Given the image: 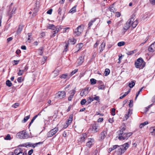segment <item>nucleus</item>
Wrapping results in <instances>:
<instances>
[{"label":"nucleus","mask_w":155,"mask_h":155,"mask_svg":"<svg viewBox=\"0 0 155 155\" xmlns=\"http://www.w3.org/2000/svg\"><path fill=\"white\" fill-rule=\"evenodd\" d=\"M24 146L25 147H31V144H30L29 143H24Z\"/></svg>","instance_id":"nucleus-50"},{"label":"nucleus","mask_w":155,"mask_h":155,"mask_svg":"<svg viewBox=\"0 0 155 155\" xmlns=\"http://www.w3.org/2000/svg\"><path fill=\"white\" fill-rule=\"evenodd\" d=\"M77 6V5H75L72 7L70 10L69 11V13H74L76 12V8Z\"/></svg>","instance_id":"nucleus-23"},{"label":"nucleus","mask_w":155,"mask_h":155,"mask_svg":"<svg viewBox=\"0 0 155 155\" xmlns=\"http://www.w3.org/2000/svg\"><path fill=\"white\" fill-rule=\"evenodd\" d=\"M133 134L132 132L127 133L125 132L122 135H120L118 137V139L120 140H127L129 137L131 136Z\"/></svg>","instance_id":"nucleus-6"},{"label":"nucleus","mask_w":155,"mask_h":155,"mask_svg":"<svg viewBox=\"0 0 155 155\" xmlns=\"http://www.w3.org/2000/svg\"><path fill=\"white\" fill-rule=\"evenodd\" d=\"M150 2L153 5H155V0H150Z\"/></svg>","instance_id":"nucleus-62"},{"label":"nucleus","mask_w":155,"mask_h":155,"mask_svg":"<svg viewBox=\"0 0 155 155\" xmlns=\"http://www.w3.org/2000/svg\"><path fill=\"white\" fill-rule=\"evenodd\" d=\"M21 151L20 149L19 148H17L15 149L14 151V153L16 155H18L20 151Z\"/></svg>","instance_id":"nucleus-36"},{"label":"nucleus","mask_w":155,"mask_h":155,"mask_svg":"<svg viewBox=\"0 0 155 155\" xmlns=\"http://www.w3.org/2000/svg\"><path fill=\"white\" fill-rule=\"evenodd\" d=\"M135 15H131L130 18L129 19L126 23L124 25V29L125 30H127L131 26V21H133L134 20V18Z\"/></svg>","instance_id":"nucleus-5"},{"label":"nucleus","mask_w":155,"mask_h":155,"mask_svg":"<svg viewBox=\"0 0 155 155\" xmlns=\"http://www.w3.org/2000/svg\"><path fill=\"white\" fill-rule=\"evenodd\" d=\"M135 83L134 81H132L129 84V86L130 88L133 87L135 85Z\"/></svg>","instance_id":"nucleus-34"},{"label":"nucleus","mask_w":155,"mask_h":155,"mask_svg":"<svg viewBox=\"0 0 155 155\" xmlns=\"http://www.w3.org/2000/svg\"><path fill=\"white\" fill-rule=\"evenodd\" d=\"M86 104V99H82L81 101V104L82 105H84Z\"/></svg>","instance_id":"nucleus-46"},{"label":"nucleus","mask_w":155,"mask_h":155,"mask_svg":"<svg viewBox=\"0 0 155 155\" xmlns=\"http://www.w3.org/2000/svg\"><path fill=\"white\" fill-rule=\"evenodd\" d=\"M133 100H130V102L129 104V107H132L133 106Z\"/></svg>","instance_id":"nucleus-55"},{"label":"nucleus","mask_w":155,"mask_h":155,"mask_svg":"<svg viewBox=\"0 0 155 155\" xmlns=\"http://www.w3.org/2000/svg\"><path fill=\"white\" fill-rule=\"evenodd\" d=\"M94 99L98 102H100V97L98 96H95V97H94Z\"/></svg>","instance_id":"nucleus-52"},{"label":"nucleus","mask_w":155,"mask_h":155,"mask_svg":"<svg viewBox=\"0 0 155 155\" xmlns=\"http://www.w3.org/2000/svg\"><path fill=\"white\" fill-rule=\"evenodd\" d=\"M60 78L61 79H65L67 78L68 79H69L70 78V77L68 76V74H63L60 76Z\"/></svg>","instance_id":"nucleus-22"},{"label":"nucleus","mask_w":155,"mask_h":155,"mask_svg":"<svg viewBox=\"0 0 155 155\" xmlns=\"http://www.w3.org/2000/svg\"><path fill=\"white\" fill-rule=\"evenodd\" d=\"M134 51H128L126 54L128 55H131V54H132L134 53Z\"/></svg>","instance_id":"nucleus-47"},{"label":"nucleus","mask_w":155,"mask_h":155,"mask_svg":"<svg viewBox=\"0 0 155 155\" xmlns=\"http://www.w3.org/2000/svg\"><path fill=\"white\" fill-rule=\"evenodd\" d=\"M91 84H94L96 83V80L94 78L90 79Z\"/></svg>","instance_id":"nucleus-37"},{"label":"nucleus","mask_w":155,"mask_h":155,"mask_svg":"<svg viewBox=\"0 0 155 155\" xmlns=\"http://www.w3.org/2000/svg\"><path fill=\"white\" fill-rule=\"evenodd\" d=\"M150 130L151 133H153L155 131V127H152L150 129Z\"/></svg>","instance_id":"nucleus-41"},{"label":"nucleus","mask_w":155,"mask_h":155,"mask_svg":"<svg viewBox=\"0 0 155 155\" xmlns=\"http://www.w3.org/2000/svg\"><path fill=\"white\" fill-rule=\"evenodd\" d=\"M129 144L127 143H126L123 145L118 146L117 153L118 155H122L124 153L125 151L129 147Z\"/></svg>","instance_id":"nucleus-1"},{"label":"nucleus","mask_w":155,"mask_h":155,"mask_svg":"<svg viewBox=\"0 0 155 155\" xmlns=\"http://www.w3.org/2000/svg\"><path fill=\"white\" fill-rule=\"evenodd\" d=\"M105 46V43L104 42H103L100 45L101 48L104 49Z\"/></svg>","instance_id":"nucleus-53"},{"label":"nucleus","mask_w":155,"mask_h":155,"mask_svg":"<svg viewBox=\"0 0 155 155\" xmlns=\"http://www.w3.org/2000/svg\"><path fill=\"white\" fill-rule=\"evenodd\" d=\"M30 117V115H28L27 116L25 117H24L23 120H22V122H23V123L26 122L28 120L29 118Z\"/></svg>","instance_id":"nucleus-33"},{"label":"nucleus","mask_w":155,"mask_h":155,"mask_svg":"<svg viewBox=\"0 0 155 155\" xmlns=\"http://www.w3.org/2000/svg\"><path fill=\"white\" fill-rule=\"evenodd\" d=\"M24 27V25H19L18 28L16 31V33L17 35L21 34Z\"/></svg>","instance_id":"nucleus-17"},{"label":"nucleus","mask_w":155,"mask_h":155,"mask_svg":"<svg viewBox=\"0 0 155 155\" xmlns=\"http://www.w3.org/2000/svg\"><path fill=\"white\" fill-rule=\"evenodd\" d=\"M148 38H149L148 37H147L145 39V40H144V41L142 42L140 44V45H144L146 42L147 41V40H148Z\"/></svg>","instance_id":"nucleus-57"},{"label":"nucleus","mask_w":155,"mask_h":155,"mask_svg":"<svg viewBox=\"0 0 155 155\" xmlns=\"http://www.w3.org/2000/svg\"><path fill=\"white\" fill-rule=\"evenodd\" d=\"M58 127H56L54 128L51 130L50 131L48 132L47 134V136L48 137H51L54 135L58 131Z\"/></svg>","instance_id":"nucleus-9"},{"label":"nucleus","mask_w":155,"mask_h":155,"mask_svg":"<svg viewBox=\"0 0 155 155\" xmlns=\"http://www.w3.org/2000/svg\"><path fill=\"white\" fill-rule=\"evenodd\" d=\"M31 10L33 12H30L29 14H31L33 13L32 15L33 16H35L36 15V13L38 12V7L37 6V3H35L34 5L31 8Z\"/></svg>","instance_id":"nucleus-8"},{"label":"nucleus","mask_w":155,"mask_h":155,"mask_svg":"<svg viewBox=\"0 0 155 155\" xmlns=\"http://www.w3.org/2000/svg\"><path fill=\"white\" fill-rule=\"evenodd\" d=\"M84 28V25H81L78 26L74 30V32L75 35L79 36L83 32Z\"/></svg>","instance_id":"nucleus-4"},{"label":"nucleus","mask_w":155,"mask_h":155,"mask_svg":"<svg viewBox=\"0 0 155 155\" xmlns=\"http://www.w3.org/2000/svg\"><path fill=\"white\" fill-rule=\"evenodd\" d=\"M148 122L147 121H145L144 122L141 123L140 125V127L141 128L143 127L144 126L147 124Z\"/></svg>","instance_id":"nucleus-30"},{"label":"nucleus","mask_w":155,"mask_h":155,"mask_svg":"<svg viewBox=\"0 0 155 155\" xmlns=\"http://www.w3.org/2000/svg\"><path fill=\"white\" fill-rule=\"evenodd\" d=\"M66 96V93L64 91H59L57 94L56 97L60 99L64 98Z\"/></svg>","instance_id":"nucleus-12"},{"label":"nucleus","mask_w":155,"mask_h":155,"mask_svg":"<svg viewBox=\"0 0 155 155\" xmlns=\"http://www.w3.org/2000/svg\"><path fill=\"white\" fill-rule=\"evenodd\" d=\"M19 105V104L18 103H16L13 104L12 106V107L14 108H16Z\"/></svg>","instance_id":"nucleus-48"},{"label":"nucleus","mask_w":155,"mask_h":155,"mask_svg":"<svg viewBox=\"0 0 155 155\" xmlns=\"http://www.w3.org/2000/svg\"><path fill=\"white\" fill-rule=\"evenodd\" d=\"M64 44H65V46H64V49L63 51V53L65 52V53L67 51L68 49V47L69 46V41H66L64 43Z\"/></svg>","instance_id":"nucleus-18"},{"label":"nucleus","mask_w":155,"mask_h":155,"mask_svg":"<svg viewBox=\"0 0 155 155\" xmlns=\"http://www.w3.org/2000/svg\"><path fill=\"white\" fill-rule=\"evenodd\" d=\"M109 9L111 12L114 13L116 11L115 8L112 5H110L109 8Z\"/></svg>","instance_id":"nucleus-28"},{"label":"nucleus","mask_w":155,"mask_h":155,"mask_svg":"<svg viewBox=\"0 0 155 155\" xmlns=\"http://www.w3.org/2000/svg\"><path fill=\"white\" fill-rule=\"evenodd\" d=\"M12 138V137H11V135L9 134H8L4 137V139L6 140H11Z\"/></svg>","instance_id":"nucleus-27"},{"label":"nucleus","mask_w":155,"mask_h":155,"mask_svg":"<svg viewBox=\"0 0 155 155\" xmlns=\"http://www.w3.org/2000/svg\"><path fill=\"white\" fill-rule=\"evenodd\" d=\"M76 92V91L75 90H72V92L71 93L70 95V96L68 97V101H71L72 100L73 96H74L75 92Z\"/></svg>","instance_id":"nucleus-19"},{"label":"nucleus","mask_w":155,"mask_h":155,"mask_svg":"<svg viewBox=\"0 0 155 155\" xmlns=\"http://www.w3.org/2000/svg\"><path fill=\"white\" fill-rule=\"evenodd\" d=\"M107 128L104 129L102 132H101L100 135L99 137L100 138V140H103L106 137L107 135Z\"/></svg>","instance_id":"nucleus-11"},{"label":"nucleus","mask_w":155,"mask_h":155,"mask_svg":"<svg viewBox=\"0 0 155 155\" xmlns=\"http://www.w3.org/2000/svg\"><path fill=\"white\" fill-rule=\"evenodd\" d=\"M20 61V60H14L12 61V62L13 63H14V64H13V65H16L18 64Z\"/></svg>","instance_id":"nucleus-42"},{"label":"nucleus","mask_w":155,"mask_h":155,"mask_svg":"<svg viewBox=\"0 0 155 155\" xmlns=\"http://www.w3.org/2000/svg\"><path fill=\"white\" fill-rule=\"evenodd\" d=\"M125 43L124 41H121L119 42L117 44V45L119 47H121L125 45Z\"/></svg>","instance_id":"nucleus-38"},{"label":"nucleus","mask_w":155,"mask_h":155,"mask_svg":"<svg viewBox=\"0 0 155 155\" xmlns=\"http://www.w3.org/2000/svg\"><path fill=\"white\" fill-rule=\"evenodd\" d=\"M16 136L20 139H26L28 138V135L25 131L22 130L18 133Z\"/></svg>","instance_id":"nucleus-7"},{"label":"nucleus","mask_w":155,"mask_h":155,"mask_svg":"<svg viewBox=\"0 0 155 155\" xmlns=\"http://www.w3.org/2000/svg\"><path fill=\"white\" fill-rule=\"evenodd\" d=\"M72 121H70L69 120H68L67 121H66V124H67L66 127L65 128H67L69 125L72 122Z\"/></svg>","instance_id":"nucleus-49"},{"label":"nucleus","mask_w":155,"mask_h":155,"mask_svg":"<svg viewBox=\"0 0 155 155\" xmlns=\"http://www.w3.org/2000/svg\"><path fill=\"white\" fill-rule=\"evenodd\" d=\"M87 137V134L86 133L82 134L80 137V142L81 143L84 142L85 139Z\"/></svg>","instance_id":"nucleus-15"},{"label":"nucleus","mask_w":155,"mask_h":155,"mask_svg":"<svg viewBox=\"0 0 155 155\" xmlns=\"http://www.w3.org/2000/svg\"><path fill=\"white\" fill-rule=\"evenodd\" d=\"M78 45L79 46V49L77 51H75L74 52V53H76L77 52L82 48V44L81 43L79 44Z\"/></svg>","instance_id":"nucleus-51"},{"label":"nucleus","mask_w":155,"mask_h":155,"mask_svg":"<svg viewBox=\"0 0 155 155\" xmlns=\"http://www.w3.org/2000/svg\"><path fill=\"white\" fill-rule=\"evenodd\" d=\"M13 14H13V13H12V12L10 11H9L8 12L7 14V16H8L9 17L8 20H9L10 19L12 18V15Z\"/></svg>","instance_id":"nucleus-26"},{"label":"nucleus","mask_w":155,"mask_h":155,"mask_svg":"<svg viewBox=\"0 0 155 155\" xmlns=\"http://www.w3.org/2000/svg\"><path fill=\"white\" fill-rule=\"evenodd\" d=\"M115 109L114 108H113L111 110V114L113 116H114L115 114Z\"/></svg>","instance_id":"nucleus-54"},{"label":"nucleus","mask_w":155,"mask_h":155,"mask_svg":"<svg viewBox=\"0 0 155 155\" xmlns=\"http://www.w3.org/2000/svg\"><path fill=\"white\" fill-rule=\"evenodd\" d=\"M132 113V110L130 109H129L128 110V111L127 112V114L129 115H130Z\"/></svg>","instance_id":"nucleus-60"},{"label":"nucleus","mask_w":155,"mask_h":155,"mask_svg":"<svg viewBox=\"0 0 155 155\" xmlns=\"http://www.w3.org/2000/svg\"><path fill=\"white\" fill-rule=\"evenodd\" d=\"M78 71V69H75L74 70V71H72V72H71L70 75V77L73 75L74 74L76 73Z\"/></svg>","instance_id":"nucleus-39"},{"label":"nucleus","mask_w":155,"mask_h":155,"mask_svg":"<svg viewBox=\"0 0 155 155\" xmlns=\"http://www.w3.org/2000/svg\"><path fill=\"white\" fill-rule=\"evenodd\" d=\"M138 24V22L137 19L135 21H131V26H132L133 28H135Z\"/></svg>","instance_id":"nucleus-20"},{"label":"nucleus","mask_w":155,"mask_h":155,"mask_svg":"<svg viewBox=\"0 0 155 155\" xmlns=\"http://www.w3.org/2000/svg\"><path fill=\"white\" fill-rule=\"evenodd\" d=\"M91 130L94 133H96L100 130V126L98 124L94 123L91 125Z\"/></svg>","instance_id":"nucleus-10"},{"label":"nucleus","mask_w":155,"mask_h":155,"mask_svg":"<svg viewBox=\"0 0 155 155\" xmlns=\"http://www.w3.org/2000/svg\"><path fill=\"white\" fill-rule=\"evenodd\" d=\"M73 118V115L71 114L70 115L69 117V118L68 120H69L70 121H72Z\"/></svg>","instance_id":"nucleus-59"},{"label":"nucleus","mask_w":155,"mask_h":155,"mask_svg":"<svg viewBox=\"0 0 155 155\" xmlns=\"http://www.w3.org/2000/svg\"><path fill=\"white\" fill-rule=\"evenodd\" d=\"M98 89L100 90H103L105 88V87L104 85L103 84H101L98 86Z\"/></svg>","instance_id":"nucleus-43"},{"label":"nucleus","mask_w":155,"mask_h":155,"mask_svg":"<svg viewBox=\"0 0 155 155\" xmlns=\"http://www.w3.org/2000/svg\"><path fill=\"white\" fill-rule=\"evenodd\" d=\"M145 64L146 63L141 58H138L135 62V67L140 69H143L145 67Z\"/></svg>","instance_id":"nucleus-2"},{"label":"nucleus","mask_w":155,"mask_h":155,"mask_svg":"<svg viewBox=\"0 0 155 155\" xmlns=\"http://www.w3.org/2000/svg\"><path fill=\"white\" fill-rule=\"evenodd\" d=\"M6 84L8 87H10L12 86V83L9 80H7L6 82Z\"/></svg>","instance_id":"nucleus-32"},{"label":"nucleus","mask_w":155,"mask_h":155,"mask_svg":"<svg viewBox=\"0 0 155 155\" xmlns=\"http://www.w3.org/2000/svg\"><path fill=\"white\" fill-rule=\"evenodd\" d=\"M69 41V44L71 43L72 45H74L76 42V40L73 38V39H69V40L67 41Z\"/></svg>","instance_id":"nucleus-25"},{"label":"nucleus","mask_w":155,"mask_h":155,"mask_svg":"<svg viewBox=\"0 0 155 155\" xmlns=\"http://www.w3.org/2000/svg\"><path fill=\"white\" fill-rule=\"evenodd\" d=\"M148 51L150 52H153L155 51V44L153 43L149 46Z\"/></svg>","instance_id":"nucleus-16"},{"label":"nucleus","mask_w":155,"mask_h":155,"mask_svg":"<svg viewBox=\"0 0 155 155\" xmlns=\"http://www.w3.org/2000/svg\"><path fill=\"white\" fill-rule=\"evenodd\" d=\"M67 132L65 131H64L63 133V136L65 137H67Z\"/></svg>","instance_id":"nucleus-61"},{"label":"nucleus","mask_w":155,"mask_h":155,"mask_svg":"<svg viewBox=\"0 0 155 155\" xmlns=\"http://www.w3.org/2000/svg\"><path fill=\"white\" fill-rule=\"evenodd\" d=\"M48 28L50 29L53 30L52 32L53 35H51V37H54L55 36V34L61 31L62 28L60 26H55L54 25L49 24Z\"/></svg>","instance_id":"nucleus-3"},{"label":"nucleus","mask_w":155,"mask_h":155,"mask_svg":"<svg viewBox=\"0 0 155 155\" xmlns=\"http://www.w3.org/2000/svg\"><path fill=\"white\" fill-rule=\"evenodd\" d=\"M52 9H50L47 12V14L51 15L52 14Z\"/></svg>","instance_id":"nucleus-58"},{"label":"nucleus","mask_w":155,"mask_h":155,"mask_svg":"<svg viewBox=\"0 0 155 155\" xmlns=\"http://www.w3.org/2000/svg\"><path fill=\"white\" fill-rule=\"evenodd\" d=\"M97 18H94L93 19L91 20L89 22L88 24V28L90 29L91 26L92 25L93 23L96 21Z\"/></svg>","instance_id":"nucleus-21"},{"label":"nucleus","mask_w":155,"mask_h":155,"mask_svg":"<svg viewBox=\"0 0 155 155\" xmlns=\"http://www.w3.org/2000/svg\"><path fill=\"white\" fill-rule=\"evenodd\" d=\"M143 88V87H142V88H141L140 89L139 91L137 92V93H136L135 100L137 99V97L138 96L139 94H140V92H141L142 91Z\"/></svg>","instance_id":"nucleus-40"},{"label":"nucleus","mask_w":155,"mask_h":155,"mask_svg":"<svg viewBox=\"0 0 155 155\" xmlns=\"http://www.w3.org/2000/svg\"><path fill=\"white\" fill-rule=\"evenodd\" d=\"M24 71L23 70H19V72L18 73V74L19 76L22 75Z\"/></svg>","instance_id":"nucleus-45"},{"label":"nucleus","mask_w":155,"mask_h":155,"mask_svg":"<svg viewBox=\"0 0 155 155\" xmlns=\"http://www.w3.org/2000/svg\"><path fill=\"white\" fill-rule=\"evenodd\" d=\"M93 101V100L91 99V97H88L87 100H86V104L88 105L90 104L92 101Z\"/></svg>","instance_id":"nucleus-35"},{"label":"nucleus","mask_w":155,"mask_h":155,"mask_svg":"<svg viewBox=\"0 0 155 155\" xmlns=\"http://www.w3.org/2000/svg\"><path fill=\"white\" fill-rule=\"evenodd\" d=\"M84 56H81L78 59L77 61V63L78 65H81L84 61Z\"/></svg>","instance_id":"nucleus-14"},{"label":"nucleus","mask_w":155,"mask_h":155,"mask_svg":"<svg viewBox=\"0 0 155 155\" xmlns=\"http://www.w3.org/2000/svg\"><path fill=\"white\" fill-rule=\"evenodd\" d=\"M18 155H27V154L26 153H25V154L21 151Z\"/></svg>","instance_id":"nucleus-64"},{"label":"nucleus","mask_w":155,"mask_h":155,"mask_svg":"<svg viewBox=\"0 0 155 155\" xmlns=\"http://www.w3.org/2000/svg\"><path fill=\"white\" fill-rule=\"evenodd\" d=\"M125 130H126V128L125 127H122V128L119 130L120 133L118 135L119 136H120V135H122V134H123L125 132H124L125 131Z\"/></svg>","instance_id":"nucleus-24"},{"label":"nucleus","mask_w":155,"mask_h":155,"mask_svg":"<svg viewBox=\"0 0 155 155\" xmlns=\"http://www.w3.org/2000/svg\"><path fill=\"white\" fill-rule=\"evenodd\" d=\"M94 143V138H89L86 144V146L89 148H90Z\"/></svg>","instance_id":"nucleus-13"},{"label":"nucleus","mask_w":155,"mask_h":155,"mask_svg":"<svg viewBox=\"0 0 155 155\" xmlns=\"http://www.w3.org/2000/svg\"><path fill=\"white\" fill-rule=\"evenodd\" d=\"M110 70L108 68H106L104 73L105 75L106 76L110 74Z\"/></svg>","instance_id":"nucleus-29"},{"label":"nucleus","mask_w":155,"mask_h":155,"mask_svg":"<svg viewBox=\"0 0 155 155\" xmlns=\"http://www.w3.org/2000/svg\"><path fill=\"white\" fill-rule=\"evenodd\" d=\"M87 94H88V93L87 92H86L83 89L81 92L80 95L81 96H83L84 95L86 96Z\"/></svg>","instance_id":"nucleus-31"},{"label":"nucleus","mask_w":155,"mask_h":155,"mask_svg":"<svg viewBox=\"0 0 155 155\" xmlns=\"http://www.w3.org/2000/svg\"><path fill=\"white\" fill-rule=\"evenodd\" d=\"M28 66L27 65H26L24 69V70H23L24 71V72H25L27 71V70L28 69Z\"/></svg>","instance_id":"nucleus-63"},{"label":"nucleus","mask_w":155,"mask_h":155,"mask_svg":"<svg viewBox=\"0 0 155 155\" xmlns=\"http://www.w3.org/2000/svg\"><path fill=\"white\" fill-rule=\"evenodd\" d=\"M44 49V48L42 47L41 48L39 49L38 50L39 51H40V52H39V54L40 55H42L43 53V50Z\"/></svg>","instance_id":"nucleus-44"},{"label":"nucleus","mask_w":155,"mask_h":155,"mask_svg":"<svg viewBox=\"0 0 155 155\" xmlns=\"http://www.w3.org/2000/svg\"><path fill=\"white\" fill-rule=\"evenodd\" d=\"M118 145H114L112 147L110 148H111V150H114V149L117 148V147H118Z\"/></svg>","instance_id":"nucleus-56"}]
</instances>
